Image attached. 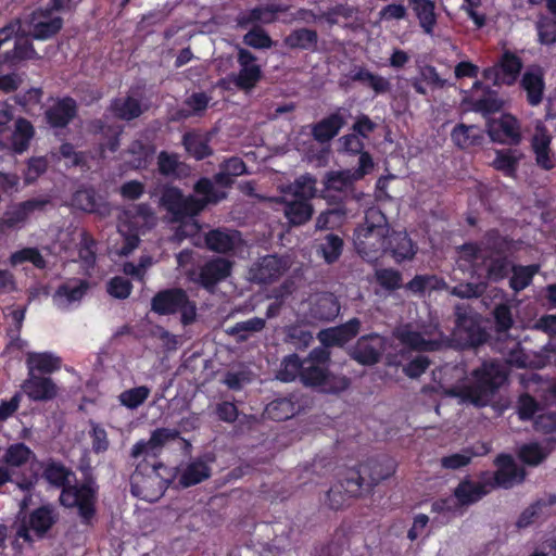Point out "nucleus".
I'll list each match as a JSON object with an SVG mask.
<instances>
[{
    "instance_id": "e2e57ef3",
    "label": "nucleus",
    "mask_w": 556,
    "mask_h": 556,
    "mask_svg": "<svg viewBox=\"0 0 556 556\" xmlns=\"http://www.w3.org/2000/svg\"><path fill=\"white\" fill-rule=\"evenodd\" d=\"M161 448L157 444L150 438L148 441L141 440L137 442L131 448V456L134 458L138 457H155L160 453Z\"/></svg>"
},
{
    "instance_id": "052dcab7",
    "label": "nucleus",
    "mask_w": 556,
    "mask_h": 556,
    "mask_svg": "<svg viewBox=\"0 0 556 556\" xmlns=\"http://www.w3.org/2000/svg\"><path fill=\"white\" fill-rule=\"evenodd\" d=\"M344 215L342 208L329 210L318 216L316 226L319 229L336 228L341 225Z\"/></svg>"
},
{
    "instance_id": "5701e85b",
    "label": "nucleus",
    "mask_w": 556,
    "mask_h": 556,
    "mask_svg": "<svg viewBox=\"0 0 556 556\" xmlns=\"http://www.w3.org/2000/svg\"><path fill=\"white\" fill-rule=\"evenodd\" d=\"M484 339L485 333L471 318H460L453 332L452 341L459 348H467L476 346Z\"/></svg>"
},
{
    "instance_id": "2eb2a0df",
    "label": "nucleus",
    "mask_w": 556,
    "mask_h": 556,
    "mask_svg": "<svg viewBox=\"0 0 556 556\" xmlns=\"http://www.w3.org/2000/svg\"><path fill=\"white\" fill-rule=\"evenodd\" d=\"M21 25L18 23L10 24L0 29V48L12 37L15 38L14 49L11 53L5 54V62L10 65L16 61L30 60L37 56V53L25 35H18Z\"/></svg>"
},
{
    "instance_id": "423d86ee",
    "label": "nucleus",
    "mask_w": 556,
    "mask_h": 556,
    "mask_svg": "<svg viewBox=\"0 0 556 556\" xmlns=\"http://www.w3.org/2000/svg\"><path fill=\"white\" fill-rule=\"evenodd\" d=\"M280 190L283 193L281 201L285 203V215L288 220L293 225L306 223L313 213L308 200L316 194V180L311 176H302L293 185Z\"/></svg>"
},
{
    "instance_id": "bf43d9fd",
    "label": "nucleus",
    "mask_w": 556,
    "mask_h": 556,
    "mask_svg": "<svg viewBox=\"0 0 556 556\" xmlns=\"http://www.w3.org/2000/svg\"><path fill=\"white\" fill-rule=\"evenodd\" d=\"M342 240L338 236L328 235L320 249L327 263H333L338 260L342 251Z\"/></svg>"
},
{
    "instance_id": "49530a36",
    "label": "nucleus",
    "mask_w": 556,
    "mask_h": 556,
    "mask_svg": "<svg viewBox=\"0 0 556 556\" xmlns=\"http://www.w3.org/2000/svg\"><path fill=\"white\" fill-rule=\"evenodd\" d=\"M521 154L514 150H497L492 165L495 169L503 172L507 176H513Z\"/></svg>"
},
{
    "instance_id": "c756f323",
    "label": "nucleus",
    "mask_w": 556,
    "mask_h": 556,
    "mask_svg": "<svg viewBox=\"0 0 556 556\" xmlns=\"http://www.w3.org/2000/svg\"><path fill=\"white\" fill-rule=\"evenodd\" d=\"M230 268L231 264L225 258L213 260L202 268L199 282L205 288H211L219 280L225 279L230 274Z\"/></svg>"
},
{
    "instance_id": "6e6552de",
    "label": "nucleus",
    "mask_w": 556,
    "mask_h": 556,
    "mask_svg": "<svg viewBox=\"0 0 556 556\" xmlns=\"http://www.w3.org/2000/svg\"><path fill=\"white\" fill-rule=\"evenodd\" d=\"M172 479V472L161 464H153L150 469L140 466L131 476V491L136 496L153 502L163 495Z\"/></svg>"
},
{
    "instance_id": "9d476101",
    "label": "nucleus",
    "mask_w": 556,
    "mask_h": 556,
    "mask_svg": "<svg viewBox=\"0 0 556 556\" xmlns=\"http://www.w3.org/2000/svg\"><path fill=\"white\" fill-rule=\"evenodd\" d=\"M71 8V0H51L46 9L34 12L29 20V33L35 39L46 40L55 35L63 21L59 13Z\"/></svg>"
},
{
    "instance_id": "c85d7f7f",
    "label": "nucleus",
    "mask_w": 556,
    "mask_h": 556,
    "mask_svg": "<svg viewBox=\"0 0 556 556\" xmlns=\"http://www.w3.org/2000/svg\"><path fill=\"white\" fill-rule=\"evenodd\" d=\"M521 85L531 105L541 103L544 94L543 73L541 68H529L522 77Z\"/></svg>"
},
{
    "instance_id": "39448f33",
    "label": "nucleus",
    "mask_w": 556,
    "mask_h": 556,
    "mask_svg": "<svg viewBox=\"0 0 556 556\" xmlns=\"http://www.w3.org/2000/svg\"><path fill=\"white\" fill-rule=\"evenodd\" d=\"M388 232L384 215L371 207L366 212L364 225L355 230V249L367 261H374L387 250Z\"/></svg>"
},
{
    "instance_id": "864d4df0",
    "label": "nucleus",
    "mask_w": 556,
    "mask_h": 556,
    "mask_svg": "<svg viewBox=\"0 0 556 556\" xmlns=\"http://www.w3.org/2000/svg\"><path fill=\"white\" fill-rule=\"evenodd\" d=\"M150 392L148 387L140 386L122 392L118 400L123 406L136 409L149 397Z\"/></svg>"
},
{
    "instance_id": "6e6d98bb",
    "label": "nucleus",
    "mask_w": 556,
    "mask_h": 556,
    "mask_svg": "<svg viewBox=\"0 0 556 556\" xmlns=\"http://www.w3.org/2000/svg\"><path fill=\"white\" fill-rule=\"evenodd\" d=\"M353 181L351 170L333 172L327 176L326 190L327 192L331 190L343 191L350 188Z\"/></svg>"
},
{
    "instance_id": "a18cd8bd",
    "label": "nucleus",
    "mask_w": 556,
    "mask_h": 556,
    "mask_svg": "<svg viewBox=\"0 0 556 556\" xmlns=\"http://www.w3.org/2000/svg\"><path fill=\"white\" fill-rule=\"evenodd\" d=\"M343 118L339 114H333L318 123L313 130L318 141H328L334 137L343 126Z\"/></svg>"
},
{
    "instance_id": "7c9ffc66",
    "label": "nucleus",
    "mask_w": 556,
    "mask_h": 556,
    "mask_svg": "<svg viewBox=\"0 0 556 556\" xmlns=\"http://www.w3.org/2000/svg\"><path fill=\"white\" fill-rule=\"evenodd\" d=\"M73 204L85 212L97 213L101 216H105L110 213L108 203L103 202L93 190H79L73 198Z\"/></svg>"
},
{
    "instance_id": "7ed1b4c3",
    "label": "nucleus",
    "mask_w": 556,
    "mask_h": 556,
    "mask_svg": "<svg viewBox=\"0 0 556 556\" xmlns=\"http://www.w3.org/2000/svg\"><path fill=\"white\" fill-rule=\"evenodd\" d=\"M329 358L330 355L326 349H314L303 361L301 381L307 387L317 388L326 393L344 391L349 387V380L344 376L328 371Z\"/></svg>"
},
{
    "instance_id": "20e7f679",
    "label": "nucleus",
    "mask_w": 556,
    "mask_h": 556,
    "mask_svg": "<svg viewBox=\"0 0 556 556\" xmlns=\"http://www.w3.org/2000/svg\"><path fill=\"white\" fill-rule=\"evenodd\" d=\"M45 477L49 483L63 488L60 495L62 505L77 507L80 516L86 519L92 515L94 491L91 486H66L71 483L73 473L58 464H50L45 470Z\"/></svg>"
},
{
    "instance_id": "ddd939ff",
    "label": "nucleus",
    "mask_w": 556,
    "mask_h": 556,
    "mask_svg": "<svg viewBox=\"0 0 556 556\" xmlns=\"http://www.w3.org/2000/svg\"><path fill=\"white\" fill-rule=\"evenodd\" d=\"M400 343L413 350L432 351L443 342L442 333L435 326H429L419 331L413 325H405L395 331Z\"/></svg>"
},
{
    "instance_id": "2f4dec72",
    "label": "nucleus",
    "mask_w": 556,
    "mask_h": 556,
    "mask_svg": "<svg viewBox=\"0 0 556 556\" xmlns=\"http://www.w3.org/2000/svg\"><path fill=\"white\" fill-rule=\"evenodd\" d=\"M76 113V104L72 99L65 98L58 101L47 111V119L53 127L65 126Z\"/></svg>"
},
{
    "instance_id": "1a4fd4ad",
    "label": "nucleus",
    "mask_w": 556,
    "mask_h": 556,
    "mask_svg": "<svg viewBox=\"0 0 556 556\" xmlns=\"http://www.w3.org/2000/svg\"><path fill=\"white\" fill-rule=\"evenodd\" d=\"M59 518L51 505L40 506L29 513H22L16 528V536L25 542L41 539L53 527Z\"/></svg>"
},
{
    "instance_id": "774afa93",
    "label": "nucleus",
    "mask_w": 556,
    "mask_h": 556,
    "mask_svg": "<svg viewBox=\"0 0 556 556\" xmlns=\"http://www.w3.org/2000/svg\"><path fill=\"white\" fill-rule=\"evenodd\" d=\"M472 458V453L464 451L462 453H455L450 456H445L441 459V464L447 469H458L466 466Z\"/></svg>"
},
{
    "instance_id": "f257e3e1",
    "label": "nucleus",
    "mask_w": 556,
    "mask_h": 556,
    "mask_svg": "<svg viewBox=\"0 0 556 556\" xmlns=\"http://www.w3.org/2000/svg\"><path fill=\"white\" fill-rule=\"evenodd\" d=\"M506 380L505 368L498 363H483L466 377L452 386L447 393L477 406L486 405L494 391Z\"/></svg>"
},
{
    "instance_id": "473e14b6",
    "label": "nucleus",
    "mask_w": 556,
    "mask_h": 556,
    "mask_svg": "<svg viewBox=\"0 0 556 556\" xmlns=\"http://www.w3.org/2000/svg\"><path fill=\"white\" fill-rule=\"evenodd\" d=\"M451 138L457 147L466 149L480 144L483 140V134L478 126L458 124L452 130Z\"/></svg>"
},
{
    "instance_id": "8fccbe9b",
    "label": "nucleus",
    "mask_w": 556,
    "mask_h": 556,
    "mask_svg": "<svg viewBox=\"0 0 556 556\" xmlns=\"http://www.w3.org/2000/svg\"><path fill=\"white\" fill-rule=\"evenodd\" d=\"M303 369V361L298 355L292 354L287 356L280 365L277 377L279 380L289 382L293 381L296 377L301 378V370Z\"/></svg>"
},
{
    "instance_id": "b1692460",
    "label": "nucleus",
    "mask_w": 556,
    "mask_h": 556,
    "mask_svg": "<svg viewBox=\"0 0 556 556\" xmlns=\"http://www.w3.org/2000/svg\"><path fill=\"white\" fill-rule=\"evenodd\" d=\"M288 267L289 264L286 260L268 255L251 268V279L264 283L280 276Z\"/></svg>"
},
{
    "instance_id": "0eeeda50",
    "label": "nucleus",
    "mask_w": 556,
    "mask_h": 556,
    "mask_svg": "<svg viewBox=\"0 0 556 556\" xmlns=\"http://www.w3.org/2000/svg\"><path fill=\"white\" fill-rule=\"evenodd\" d=\"M155 215L147 205H139L135 211H126L119 216L118 232L124 238V245L116 249L119 255H127L132 252L139 242V235L152 227L155 223Z\"/></svg>"
},
{
    "instance_id": "4be33fe9",
    "label": "nucleus",
    "mask_w": 556,
    "mask_h": 556,
    "mask_svg": "<svg viewBox=\"0 0 556 556\" xmlns=\"http://www.w3.org/2000/svg\"><path fill=\"white\" fill-rule=\"evenodd\" d=\"M383 477L375 476L369 465H361L358 468L348 470L344 488L348 493L357 496L362 493L364 486L377 484Z\"/></svg>"
},
{
    "instance_id": "4d7b16f0",
    "label": "nucleus",
    "mask_w": 556,
    "mask_h": 556,
    "mask_svg": "<svg viewBox=\"0 0 556 556\" xmlns=\"http://www.w3.org/2000/svg\"><path fill=\"white\" fill-rule=\"evenodd\" d=\"M30 262L37 267H43L45 261L36 249L26 248L21 251L13 253L10 257V263L13 266Z\"/></svg>"
},
{
    "instance_id": "58836bf2",
    "label": "nucleus",
    "mask_w": 556,
    "mask_h": 556,
    "mask_svg": "<svg viewBox=\"0 0 556 556\" xmlns=\"http://www.w3.org/2000/svg\"><path fill=\"white\" fill-rule=\"evenodd\" d=\"M419 24L425 33L431 35L437 23L434 4L430 0H410Z\"/></svg>"
},
{
    "instance_id": "338daca9",
    "label": "nucleus",
    "mask_w": 556,
    "mask_h": 556,
    "mask_svg": "<svg viewBox=\"0 0 556 556\" xmlns=\"http://www.w3.org/2000/svg\"><path fill=\"white\" fill-rule=\"evenodd\" d=\"M378 282L386 289H396L401 285V276L393 269H380L376 271Z\"/></svg>"
},
{
    "instance_id": "13d9d810",
    "label": "nucleus",
    "mask_w": 556,
    "mask_h": 556,
    "mask_svg": "<svg viewBox=\"0 0 556 556\" xmlns=\"http://www.w3.org/2000/svg\"><path fill=\"white\" fill-rule=\"evenodd\" d=\"M316 41V34L313 30L302 28L293 31L287 38V42L290 47L294 48H309Z\"/></svg>"
},
{
    "instance_id": "f03ea898",
    "label": "nucleus",
    "mask_w": 556,
    "mask_h": 556,
    "mask_svg": "<svg viewBox=\"0 0 556 556\" xmlns=\"http://www.w3.org/2000/svg\"><path fill=\"white\" fill-rule=\"evenodd\" d=\"M194 189L201 198H185L179 189L168 187L163 192L161 203L175 219H180L184 216L197 215L207 204L216 203L225 198L224 192L214 190L208 179L199 180Z\"/></svg>"
},
{
    "instance_id": "69168bd1",
    "label": "nucleus",
    "mask_w": 556,
    "mask_h": 556,
    "mask_svg": "<svg viewBox=\"0 0 556 556\" xmlns=\"http://www.w3.org/2000/svg\"><path fill=\"white\" fill-rule=\"evenodd\" d=\"M131 285L130 282L122 277H115L111 279L108 285V292L117 299H126L130 294Z\"/></svg>"
},
{
    "instance_id": "bb28decb",
    "label": "nucleus",
    "mask_w": 556,
    "mask_h": 556,
    "mask_svg": "<svg viewBox=\"0 0 556 556\" xmlns=\"http://www.w3.org/2000/svg\"><path fill=\"white\" fill-rule=\"evenodd\" d=\"M23 391L34 401H48L56 395L58 388L50 378L30 375L23 383Z\"/></svg>"
},
{
    "instance_id": "e433bc0d",
    "label": "nucleus",
    "mask_w": 556,
    "mask_h": 556,
    "mask_svg": "<svg viewBox=\"0 0 556 556\" xmlns=\"http://www.w3.org/2000/svg\"><path fill=\"white\" fill-rule=\"evenodd\" d=\"M240 241L239 233L236 231H220L214 230L207 233L206 244L207 247L216 252H227L233 249Z\"/></svg>"
},
{
    "instance_id": "09e8293b",
    "label": "nucleus",
    "mask_w": 556,
    "mask_h": 556,
    "mask_svg": "<svg viewBox=\"0 0 556 556\" xmlns=\"http://www.w3.org/2000/svg\"><path fill=\"white\" fill-rule=\"evenodd\" d=\"M539 271L538 265L529 266H515L513 267V276L509 286L515 291H520L527 288L533 276Z\"/></svg>"
},
{
    "instance_id": "680f3d73",
    "label": "nucleus",
    "mask_w": 556,
    "mask_h": 556,
    "mask_svg": "<svg viewBox=\"0 0 556 556\" xmlns=\"http://www.w3.org/2000/svg\"><path fill=\"white\" fill-rule=\"evenodd\" d=\"M129 153L134 154V159L128 160V163L134 168L146 166L148 161L152 157L151 149L138 142L134 143Z\"/></svg>"
},
{
    "instance_id": "cd10ccee",
    "label": "nucleus",
    "mask_w": 556,
    "mask_h": 556,
    "mask_svg": "<svg viewBox=\"0 0 556 556\" xmlns=\"http://www.w3.org/2000/svg\"><path fill=\"white\" fill-rule=\"evenodd\" d=\"M359 331V320L351 319L346 324L323 330L318 339L324 345H342L354 338Z\"/></svg>"
},
{
    "instance_id": "ea45409f",
    "label": "nucleus",
    "mask_w": 556,
    "mask_h": 556,
    "mask_svg": "<svg viewBox=\"0 0 556 556\" xmlns=\"http://www.w3.org/2000/svg\"><path fill=\"white\" fill-rule=\"evenodd\" d=\"M35 457L31 450L23 443H15L10 445L3 456L2 462L12 468H18Z\"/></svg>"
},
{
    "instance_id": "f704fd0d",
    "label": "nucleus",
    "mask_w": 556,
    "mask_h": 556,
    "mask_svg": "<svg viewBox=\"0 0 556 556\" xmlns=\"http://www.w3.org/2000/svg\"><path fill=\"white\" fill-rule=\"evenodd\" d=\"M33 137V125L25 118H18L14 125L10 147L14 152L22 153L28 148Z\"/></svg>"
},
{
    "instance_id": "72a5a7b5",
    "label": "nucleus",
    "mask_w": 556,
    "mask_h": 556,
    "mask_svg": "<svg viewBox=\"0 0 556 556\" xmlns=\"http://www.w3.org/2000/svg\"><path fill=\"white\" fill-rule=\"evenodd\" d=\"M30 372L50 374L61 368V358L53 353H28L26 359Z\"/></svg>"
},
{
    "instance_id": "603ef678",
    "label": "nucleus",
    "mask_w": 556,
    "mask_h": 556,
    "mask_svg": "<svg viewBox=\"0 0 556 556\" xmlns=\"http://www.w3.org/2000/svg\"><path fill=\"white\" fill-rule=\"evenodd\" d=\"M265 327V319L254 317L244 321L237 323L233 327L229 328V334L238 336V340L244 341L249 338L250 333L258 332Z\"/></svg>"
},
{
    "instance_id": "a211bd4d",
    "label": "nucleus",
    "mask_w": 556,
    "mask_h": 556,
    "mask_svg": "<svg viewBox=\"0 0 556 556\" xmlns=\"http://www.w3.org/2000/svg\"><path fill=\"white\" fill-rule=\"evenodd\" d=\"M386 350V341L378 334H368L358 339L351 356L362 365L376 364Z\"/></svg>"
},
{
    "instance_id": "79ce46f5",
    "label": "nucleus",
    "mask_w": 556,
    "mask_h": 556,
    "mask_svg": "<svg viewBox=\"0 0 556 556\" xmlns=\"http://www.w3.org/2000/svg\"><path fill=\"white\" fill-rule=\"evenodd\" d=\"M389 244L392 248L394 257L399 262L409 260L416 253V249L412 240L405 232L393 233L389 240Z\"/></svg>"
},
{
    "instance_id": "a19ab883",
    "label": "nucleus",
    "mask_w": 556,
    "mask_h": 556,
    "mask_svg": "<svg viewBox=\"0 0 556 556\" xmlns=\"http://www.w3.org/2000/svg\"><path fill=\"white\" fill-rule=\"evenodd\" d=\"M481 83H476L472 87L471 98L476 110L484 113L498 111L503 106L504 101L500 99L494 91H486L483 97H478L477 92L481 89Z\"/></svg>"
},
{
    "instance_id": "6ab92c4d",
    "label": "nucleus",
    "mask_w": 556,
    "mask_h": 556,
    "mask_svg": "<svg viewBox=\"0 0 556 556\" xmlns=\"http://www.w3.org/2000/svg\"><path fill=\"white\" fill-rule=\"evenodd\" d=\"M497 471L492 478V481H489L490 486H500L504 489H509L525 479V470L519 468L510 456L501 455L496 459Z\"/></svg>"
},
{
    "instance_id": "c9c22d12",
    "label": "nucleus",
    "mask_w": 556,
    "mask_h": 556,
    "mask_svg": "<svg viewBox=\"0 0 556 556\" xmlns=\"http://www.w3.org/2000/svg\"><path fill=\"white\" fill-rule=\"evenodd\" d=\"M110 112L119 119L129 121L138 117L142 113V109L138 99L122 97L112 102Z\"/></svg>"
},
{
    "instance_id": "393cba45",
    "label": "nucleus",
    "mask_w": 556,
    "mask_h": 556,
    "mask_svg": "<svg viewBox=\"0 0 556 556\" xmlns=\"http://www.w3.org/2000/svg\"><path fill=\"white\" fill-rule=\"evenodd\" d=\"M308 305L311 306L309 321L330 320L334 318L340 311L336 298L330 293L315 294L311 296Z\"/></svg>"
},
{
    "instance_id": "9b49d317",
    "label": "nucleus",
    "mask_w": 556,
    "mask_h": 556,
    "mask_svg": "<svg viewBox=\"0 0 556 556\" xmlns=\"http://www.w3.org/2000/svg\"><path fill=\"white\" fill-rule=\"evenodd\" d=\"M467 264L475 269L480 265L486 267V276L490 280L497 281L503 279L508 273V262L500 254L493 255L485 249L475 244H466L460 250L459 266L465 267Z\"/></svg>"
},
{
    "instance_id": "c03bdc74",
    "label": "nucleus",
    "mask_w": 556,
    "mask_h": 556,
    "mask_svg": "<svg viewBox=\"0 0 556 556\" xmlns=\"http://www.w3.org/2000/svg\"><path fill=\"white\" fill-rule=\"evenodd\" d=\"M298 407L290 399H279L270 402L265 409L268 418L273 420H286L294 416Z\"/></svg>"
},
{
    "instance_id": "aec40b11",
    "label": "nucleus",
    "mask_w": 556,
    "mask_h": 556,
    "mask_svg": "<svg viewBox=\"0 0 556 556\" xmlns=\"http://www.w3.org/2000/svg\"><path fill=\"white\" fill-rule=\"evenodd\" d=\"M88 288L89 285L85 280H68L53 294V304L59 309L66 311L83 299Z\"/></svg>"
},
{
    "instance_id": "3c124183",
    "label": "nucleus",
    "mask_w": 556,
    "mask_h": 556,
    "mask_svg": "<svg viewBox=\"0 0 556 556\" xmlns=\"http://www.w3.org/2000/svg\"><path fill=\"white\" fill-rule=\"evenodd\" d=\"M186 150L197 160H201L211 153L205 136L189 134L184 138Z\"/></svg>"
},
{
    "instance_id": "f3484780",
    "label": "nucleus",
    "mask_w": 556,
    "mask_h": 556,
    "mask_svg": "<svg viewBox=\"0 0 556 556\" xmlns=\"http://www.w3.org/2000/svg\"><path fill=\"white\" fill-rule=\"evenodd\" d=\"M488 134L490 138L498 143H518L521 138L520 126L516 117L504 114L488 122Z\"/></svg>"
},
{
    "instance_id": "a878e982",
    "label": "nucleus",
    "mask_w": 556,
    "mask_h": 556,
    "mask_svg": "<svg viewBox=\"0 0 556 556\" xmlns=\"http://www.w3.org/2000/svg\"><path fill=\"white\" fill-rule=\"evenodd\" d=\"M240 72L236 77L238 87L250 90L261 78V68L255 63L254 56L247 50L239 51Z\"/></svg>"
},
{
    "instance_id": "de8ad7c7",
    "label": "nucleus",
    "mask_w": 556,
    "mask_h": 556,
    "mask_svg": "<svg viewBox=\"0 0 556 556\" xmlns=\"http://www.w3.org/2000/svg\"><path fill=\"white\" fill-rule=\"evenodd\" d=\"M245 172V165L239 157H231L226 161L216 175V182L222 186H228L232 182V178L242 175Z\"/></svg>"
},
{
    "instance_id": "4c0bfd02",
    "label": "nucleus",
    "mask_w": 556,
    "mask_h": 556,
    "mask_svg": "<svg viewBox=\"0 0 556 556\" xmlns=\"http://www.w3.org/2000/svg\"><path fill=\"white\" fill-rule=\"evenodd\" d=\"M43 205L42 201L30 200L9 210L2 219L3 225L8 227H16L24 223L28 214Z\"/></svg>"
},
{
    "instance_id": "4468645a",
    "label": "nucleus",
    "mask_w": 556,
    "mask_h": 556,
    "mask_svg": "<svg viewBox=\"0 0 556 556\" xmlns=\"http://www.w3.org/2000/svg\"><path fill=\"white\" fill-rule=\"evenodd\" d=\"M491 489L489 480L479 483L464 481L456 488L454 496L435 502L433 509L437 511H455L458 505H470L488 494Z\"/></svg>"
},
{
    "instance_id": "0e129e2a",
    "label": "nucleus",
    "mask_w": 556,
    "mask_h": 556,
    "mask_svg": "<svg viewBox=\"0 0 556 556\" xmlns=\"http://www.w3.org/2000/svg\"><path fill=\"white\" fill-rule=\"evenodd\" d=\"M486 285L480 283H460L454 287L451 291L452 294L459 298H475L481 295L485 291Z\"/></svg>"
},
{
    "instance_id": "5fc2aeb1",
    "label": "nucleus",
    "mask_w": 556,
    "mask_h": 556,
    "mask_svg": "<svg viewBox=\"0 0 556 556\" xmlns=\"http://www.w3.org/2000/svg\"><path fill=\"white\" fill-rule=\"evenodd\" d=\"M548 453L549 451L538 443H529L520 447L519 457L523 463L536 466L547 457Z\"/></svg>"
},
{
    "instance_id": "37998d69",
    "label": "nucleus",
    "mask_w": 556,
    "mask_h": 556,
    "mask_svg": "<svg viewBox=\"0 0 556 556\" xmlns=\"http://www.w3.org/2000/svg\"><path fill=\"white\" fill-rule=\"evenodd\" d=\"M210 468L203 460H195L190 463L181 472L180 483L184 486L197 484L204 479L208 478Z\"/></svg>"
},
{
    "instance_id": "dca6fc26",
    "label": "nucleus",
    "mask_w": 556,
    "mask_h": 556,
    "mask_svg": "<svg viewBox=\"0 0 556 556\" xmlns=\"http://www.w3.org/2000/svg\"><path fill=\"white\" fill-rule=\"evenodd\" d=\"M521 67L522 63L517 55L505 52L496 65L484 70L483 77L493 85H511L516 81Z\"/></svg>"
},
{
    "instance_id": "412c9836",
    "label": "nucleus",
    "mask_w": 556,
    "mask_h": 556,
    "mask_svg": "<svg viewBox=\"0 0 556 556\" xmlns=\"http://www.w3.org/2000/svg\"><path fill=\"white\" fill-rule=\"evenodd\" d=\"M551 140L552 137L546 127L541 122L536 123L532 138V148L535 153L538 165L544 169H551L555 165V161L549 149Z\"/></svg>"
},
{
    "instance_id": "f8f14e48",
    "label": "nucleus",
    "mask_w": 556,
    "mask_h": 556,
    "mask_svg": "<svg viewBox=\"0 0 556 556\" xmlns=\"http://www.w3.org/2000/svg\"><path fill=\"white\" fill-rule=\"evenodd\" d=\"M152 309L162 315L180 313L184 324H190L195 318V305L184 291L177 289L159 292L152 300Z\"/></svg>"
}]
</instances>
